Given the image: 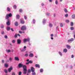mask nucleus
I'll return each mask as SVG.
<instances>
[{"mask_svg": "<svg viewBox=\"0 0 75 75\" xmlns=\"http://www.w3.org/2000/svg\"><path fill=\"white\" fill-rule=\"evenodd\" d=\"M18 67L19 68H23V74H26L27 72V66L25 65H24L21 63H19L18 65Z\"/></svg>", "mask_w": 75, "mask_h": 75, "instance_id": "obj_1", "label": "nucleus"}, {"mask_svg": "<svg viewBox=\"0 0 75 75\" xmlns=\"http://www.w3.org/2000/svg\"><path fill=\"white\" fill-rule=\"evenodd\" d=\"M12 16V13H10L9 14H7L5 18L6 19H8L10 17H11Z\"/></svg>", "mask_w": 75, "mask_h": 75, "instance_id": "obj_2", "label": "nucleus"}, {"mask_svg": "<svg viewBox=\"0 0 75 75\" xmlns=\"http://www.w3.org/2000/svg\"><path fill=\"white\" fill-rule=\"evenodd\" d=\"M30 42V38H25L23 40V42L24 43H25V42Z\"/></svg>", "mask_w": 75, "mask_h": 75, "instance_id": "obj_3", "label": "nucleus"}, {"mask_svg": "<svg viewBox=\"0 0 75 75\" xmlns=\"http://www.w3.org/2000/svg\"><path fill=\"white\" fill-rule=\"evenodd\" d=\"M27 29V27L26 26L23 25L22 26L21 28V30H22V31H24V30H25Z\"/></svg>", "mask_w": 75, "mask_h": 75, "instance_id": "obj_4", "label": "nucleus"}, {"mask_svg": "<svg viewBox=\"0 0 75 75\" xmlns=\"http://www.w3.org/2000/svg\"><path fill=\"white\" fill-rule=\"evenodd\" d=\"M26 48H27V47L26 46H25L23 47V48L22 49H21V52H24L25 51H26Z\"/></svg>", "mask_w": 75, "mask_h": 75, "instance_id": "obj_5", "label": "nucleus"}, {"mask_svg": "<svg viewBox=\"0 0 75 75\" xmlns=\"http://www.w3.org/2000/svg\"><path fill=\"white\" fill-rule=\"evenodd\" d=\"M17 44L20 45L21 43V40L20 39H18L17 40Z\"/></svg>", "mask_w": 75, "mask_h": 75, "instance_id": "obj_6", "label": "nucleus"}, {"mask_svg": "<svg viewBox=\"0 0 75 75\" xmlns=\"http://www.w3.org/2000/svg\"><path fill=\"white\" fill-rule=\"evenodd\" d=\"M20 23L21 24H24V23H25V22L23 20V18H22L20 19Z\"/></svg>", "mask_w": 75, "mask_h": 75, "instance_id": "obj_7", "label": "nucleus"}, {"mask_svg": "<svg viewBox=\"0 0 75 75\" xmlns=\"http://www.w3.org/2000/svg\"><path fill=\"white\" fill-rule=\"evenodd\" d=\"M7 22L6 23V24L7 25H10V20L9 19H8L7 20Z\"/></svg>", "mask_w": 75, "mask_h": 75, "instance_id": "obj_8", "label": "nucleus"}, {"mask_svg": "<svg viewBox=\"0 0 75 75\" xmlns=\"http://www.w3.org/2000/svg\"><path fill=\"white\" fill-rule=\"evenodd\" d=\"M13 58L10 57L9 58V60H8L7 62H11L13 60Z\"/></svg>", "mask_w": 75, "mask_h": 75, "instance_id": "obj_9", "label": "nucleus"}, {"mask_svg": "<svg viewBox=\"0 0 75 75\" xmlns=\"http://www.w3.org/2000/svg\"><path fill=\"white\" fill-rule=\"evenodd\" d=\"M13 69V67H10V68H9L8 69V71L9 72H11V71H12V70Z\"/></svg>", "mask_w": 75, "mask_h": 75, "instance_id": "obj_10", "label": "nucleus"}, {"mask_svg": "<svg viewBox=\"0 0 75 75\" xmlns=\"http://www.w3.org/2000/svg\"><path fill=\"white\" fill-rule=\"evenodd\" d=\"M30 70L32 72H35V68L33 67H30Z\"/></svg>", "mask_w": 75, "mask_h": 75, "instance_id": "obj_11", "label": "nucleus"}, {"mask_svg": "<svg viewBox=\"0 0 75 75\" xmlns=\"http://www.w3.org/2000/svg\"><path fill=\"white\" fill-rule=\"evenodd\" d=\"M14 59L15 60V61H18L20 60L19 58L18 57H15Z\"/></svg>", "mask_w": 75, "mask_h": 75, "instance_id": "obj_12", "label": "nucleus"}, {"mask_svg": "<svg viewBox=\"0 0 75 75\" xmlns=\"http://www.w3.org/2000/svg\"><path fill=\"white\" fill-rule=\"evenodd\" d=\"M29 57H30V58L33 57H34V54H33V53H30V54L29 55Z\"/></svg>", "mask_w": 75, "mask_h": 75, "instance_id": "obj_13", "label": "nucleus"}, {"mask_svg": "<svg viewBox=\"0 0 75 75\" xmlns=\"http://www.w3.org/2000/svg\"><path fill=\"white\" fill-rule=\"evenodd\" d=\"M0 27L1 29H3L4 28V25L3 24H1L0 25Z\"/></svg>", "mask_w": 75, "mask_h": 75, "instance_id": "obj_14", "label": "nucleus"}, {"mask_svg": "<svg viewBox=\"0 0 75 75\" xmlns=\"http://www.w3.org/2000/svg\"><path fill=\"white\" fill-rule=\"evenodd\" d=\"M74 38H71L70 39L68 40V42H72V41H74Z\"/></svg>", "mask_w": 75, "mask_h": 75, "instance_id": "obj_15", "label": "nucleus"}, {"mask_svg": "<svg viewBox=\"0 0 75 75\" xmlns=\"http://www.w3.org/2000/svg\"><path fill=\"white\" fill-rule=\"evenodd\" d=\"M46 22V20L45 18L43 19L42 21V24L43 25H45V22Z\"/></svg>", "mask_w": 75, "mask_h": 75, "instance_id": "obj_16", "label": "nucleus"}, {"mask_svg": "<svg viewBox=\"0 0 75 75\" xmlns=\"http://www.w3.org/2000/svg\"><path fill=\"white\" fill-rule=\"evenodd\" d=\"M35 66L36 68H40V66L39 64H36L35 65Z\"/></svg>", "mask_w": 75, "mask_h": 75, "instance_id": "obj_17", "label": "nucleus"}, {"mask_svg": "<svg viewBox=\"0 0 75 75\" xmlns=\"http://www.w3.org/2000/svg\"><path fill=\"white\" fill-rule=\"evenodd\" d=\"M4 66L5 67V68H8L9 66L8 65V64L5 63L4 64Z\"/></svg>", "mask_w": 75, "mask_h": 75, "instance_id": "obj_18", "label": "nucleus"}, {"mask_svg": "<svg viewBox=\"0 0 75 75\" xmlns=\"http://www.w3.org/2000/svg\"><path fill=\"white\" fill-rule=\"evenodd\" d=\"M66 46L68 48V49H71V47L70 45H66Z\"/></svg>", "mask_w": 75, "mask_h": 75, "instance_id": "obj_19", "label": "nucleus"}, {"mask_svg": "<svg viewBox=\"0 0 75 75\" xmlns=\"http://www.w3.org/2000/svg\"><path fill=\"white\" fill-rule=\"evenodd\" d=\"M16 18L18 20L20 18V15L18 14H17L16 15Z\"/></svg>", "mask_w": 75, "mask_h": 75, "instance_id": "obj_20", "label": "nucleus"}, {"mask_svg": "<svg viewBox=\"0 0 75 75\" xmlns=\"http://www.w3.org/2000/svg\"><path fill=\"white\" fill-rule=\"evenodd\" d=\"M63 52H65V53L67 52H68V50L67 49H64L63 50Z\"/></svg>", "mask_w": 75, "mask_h": 75, "instance_id": "obj_21", "label": "nucleus"}, {"mask_svg": "<svg viewBox=\"0 0 75 75\" xmlns=\"http://www.w3.org/2000/svg\"><path fill=\"white\" fill-rule=\"evenodd\" d=\"M15 25L16 26H18V22H16L15 23Z\"/></svg>", "mask_w": 75, "mask_h": 75, "instance_id": "obj_22", "label": "nucleus"}, {"mask_svg": "<svg viewBox=\"0 0 75 75\" xmlns=\"http://www.w3.org/2000/svg\"><path fill=\"white\" fill-rule=\"evenodd\" d=\"M49 25L50 28H51V27H52V24L51 23H50L49 24Z\"/></svg>", "mask_w": 75, "mask_h": 75, "instance_id": "obj_23", "label": "nucleus"}, {"mask_svg": "<svg viewBox=\"0 0 75 75\" xmlns=\"http://www.w3.org/2000/svg\"><path fill=\"white\" fill-rule=\"evenodd\" d=\"M6 51L7 52V53H8V52H11V50L9 49H6Z\"/></svg>", "mask_w": 75, "mask_h": 75, "instance_id": "obj_24", "label": "nucleus"}, {"mask_svg": "<svg viewBox=\"0 0 75 75\" xmlns=\"http://www.w3.org/2000/svg\"><path fill=\"white\" fill-rule=\"evenodd\" d=\"M7 10L8 11H11V9L9 7H7Z\"/></svg>", "mask_w": 75, "mask_h": 75, "instance_id": "obj_25", "label": "nucleus"}, {"mask_svg": "<svg viewBox=\"0 0 75 75\" xmlns=\"http://www.w3.org/2000/svg\"><path fill=\"white\" fill-rule=\"evenodd\" d=\"M11 28L10 27L8 26L6 28V30H7V31H9V30L11 29Z\"/></svg>", "mask_w": 75, "mask_h": 75, "instance_id": "obj_26", "label": "nucleus"}, {"mask_svg": "<svg viewBox=\"0 0 75 75\" xmlns=\"http://www.w3.org/2000/svg\"><path fill=\"white\" fill-rule=\"evenodd\" d=\"M4 71L5 74H7V73H8V71H7V70L6 69H4Z\"/></svg>", "mask_w": 75, "mask_h": 75, "instance_id": "obj_27", "label": "nucleus"}, {"mask_svg": "<svg viewBox=\"0 0 75 75\" xmlns=\"http://www.w3.org/2000/svg\"><path fill=\"white\" fill-rule=\"evenodd\" d=\"M1 34L2 35H4V34H5V32H4V31H2L1 33Z\"/></svg>", "mask_w": 75, "mask_h": 75, "instance_id": "obj_28", "label": "nucleus"}, {"mask_svg": "<svg viewBox=\"0 0 75 75\" xmlns=\"http://www.w3.org/2000/svg\"><path fill=\"white\" fill-rule=\"evenodd\" d=\"M33 24H35V22L36 21H35V20L34 19H33Z\"/></svg>", "mask_w": 75, "mask_h": 75, "instance_id": "obj_29", "label": "nucleus"}, {"mask_svg": "<svg viewBox=\"0 0 75 75\" xmlns=\"http://www.w3.org/2000/svg\"><path fill=\"white\" fill-rule=\"evenodd\" d=\"M43 71H44V70H43V69H40V73H42L43 72Z\"/></svg>", "mask_w": 75, "mask_h": 75, "instance_id": "obj_30", "label": "nucleus"}, {"mask_svg": "<svg viewBox=\"0 0 75 75\" xmlns=\"http://www.w3.org/2000/svg\"><path fill=\"white\" fill-rule=\"evenodd\" d=\"M32 75H36V73H35V71L33 72L32 73Z\"/></svg>", "mask_w": 75, "mask_h": 75, "instance_id": "obj_31", "label": "nucleus"}, {"mask_svg": "<svg viewBox=\"0 0 75 75\" xmlns=\"http://www.w3.org/2000/svg\"><path fill=\"white\" fill-rule=\"evenodd\" d=\"M13 7L14 9H16V8H17V6L16 5H14Z\"/></svg>", "mask_w": 75, "mask_h": 75, "instance_id": "obj_32", "label": "nucleus"}, {"mask_svg": "<svg viewBox=\"0 0 75 75\" xmlns=\"http://www.w3.org/2000/svg\"><path fill=\"white\" fill-rule=\"evenodd\" d=\"M18 35L17 34H15L14 36V37L15 38H17V36Z\"/></svg>", "mask_w": 75, "mask_h": 75, "instance_id": "obj_33", "label": "nucleus"}, {"mask_svg": "<svg viewBox=\"0 0 75 75\" xmlns=\"http://www.w3.org/2000/svg\"><path fill=\"white\" fill-rule=\"evenodd\" d=\"M64 11L65 13H68V11L67 10V9L64 8Z\"/></svg>", "mask_w": 75, "mask_h": 75, "instance_id": "obj_34", "label": "nucleus"}, {"mask_svg": "<svg viewBox=\"0 0 75 75\" xmlns=\"http://www.w3.org/2000/svg\"><path fill=\"white\" fill-rule=\"evenodd\" d=\"M59 54L60 55V56H62V53L61 52H59Z\"/></svg>", "mask_w": 75, "mask_h": 75, "instance_id": "obj_35", "label": "nucleus"}, {"mask_svg": "<svg viewBox=\"0 0 75 75\" xmlns=\"http://www.w3.org/2000/svg\"><path fill=\"white\" fill-rule=\"evenodd\" d=\"M21 74H22V72H21V71H20L18 72V75H21Z\"/></svg>", "mask_w": 75, "mask_h": 75, "instance_id": "obj_36", "label": "nucleus"}, {"mask_svg": "<svg viewBox=\"0 0 75 75\" xmlns=\"http://www.w3.org/2000/svg\"><path fill=\"white\" fill-rule=\"evenodd\" d=\"M72 18H75V14H73L72 16Z\"/></svg>", "mask_w": 75, "mask_h": 75, "instance_id": "obj_37", "label": "nucleus"}, {"mask_svg": "<svg viewBox=\"0 0 75 75\" xmlns=\"http://www.w3.org/2000/svg\"><path fill=\"white\" fill-rule=\"evenodd\" d=\"M12 43L14 44L16 43V40H13L12 41Z\"/></svg>", "mask_w": 75, "mask_h": 75, "instance_id": "obj_38", "label": "nucleus"}, {"mask_svg": "<svg viewBox=\"0 0 75 75\" xmlns=\"http://www.w3.org/2000/svg\"><path fill=\"white\" fill-rule=\"evenodd\" d=\"M31 69H28V74H29V73H30V72H31Z\"/></svg>", "mask_w": 75, "mask_h": 75, "instance_id": "obj_39", "label": "nucleus"}, {"mask_svg": "<svg viewBox=\"0 0 75 75\" xmlns=\"http://www.w3.org/2000/svg\"><path fill=\"white\" fill-rule=\"evenodd\" d=\"M74 27H71L70 28L71 30H74Z\"/></svg>", "mask_w": 75, "mask_h": 75, "instance_id": "obj_40", "label": "nucleus"}, {"mask_svg": "<svg viewBox=\"0 0 75 75\" xmlns=\"http://www.w3.org/2000/svg\"><path fill=\"white\" fill-rule=\"evenodd\" d=\"M25 57H27L28 56V54H25L24 55Z\"/></svg>", "mask_w": 75, "mask_h": 75, "instance_id": "obj_41", "label": "nucleus"}, {"mask_svg": "<svg viewBox=\"0 0 75 75\" xmlns=\"http://www.w3.org/2000/svg\"><path fill=\"white\" fill-rule=\"evenodd\" d=\"M70 25L71 26H73V25H74V23L72 22H71L70 23Z\"/></svg>", "mask_w": 75, "mask_h": 75, "instance_id": "obj_42", "label": "nucleus"}, {"mask_svg": "<svg viewBox=\"0 0 75 75\" xmlns=\"http://www.w3.org/2000/svg\"><path fill=\"white\" fill-rule=\"evenodd\" d=\"M4 38L6 39H7V38H8V36L7 35H5L4 36Z\"/></svg>", "mask_w": 75, "mask_h": 75, "instance_id": "obj_43", "label": "nucleus"}, {"mask_svg": "<svg viewBox=\"0 0 75 75\" xmlns=\"http://www.w3.org/2000/svg\"><path fill=\"white\" fill-rule=\"evenodd\" d=\"M66 23H68L69 22V20L68 19H67L66 20Z\"/></svg>", "mask_w": 75, "mask_h": 75, "instance_id": "obj_44", "label": "nucleus"}, {"mask_svg": "<svg viewBox=\"0 0 75 75\" xmlns=\"http://www.w3.org/2000/svg\"><path fill=\"white\" fill-rule=\"evenodd\" d=\"M24 18L25 20L27 19V16H24Z\"/></svg>", "mask_w": 75, "mask_h": 75, "instance_id": "obj_45", "label": "nucleus"}, {"mask_svg": "<svg viewBox=\"0 0 75 75\" xmlns=\"http://www.w3.org/2000/svg\"><path fill=\"white\" fill-rule=\"evenodd\" d=\"M60 26L61 27H63V24L62 23H61L60 24Z\"/></svg>", "mask_w": 75, "mask_h": 75, "instance_id": "obj_46", "label": "nucleus"}, {"mask_svg": "<svg viewBox=\"0 0 75 75\" xmlns=\"http://www.w3.org/2000/svg\"><path fill=\"white\" fill-rule=\"evenodd\" d=\"M19 11L20 13H22V11H23V10L21 9H20L19 10Z\"/></svg>", "mask_w": 75, "mask_h": 75, "instance_id": "obj_47", "label": "nucleus"}, {"mask_svg": "<svg viewBox=\"0 0 75 75\" xmlns=\"http://www.w3.org/2000/svg\"><path fill=\"white\" fill-rule=\"evenodd\" d=\"M29 64H32L33 63V62L31 60H30L29 61Z\"/></svg>", "mask_w": 75, "mask_h": 75, "instance_id": "obj_48", "label": "nucleus"}, {"mask_svg": "<svg viewBox=\"0 0 75 75\" xmlns=\"http://www.w3.org/2000/svg\"><path fill=\"white\" fill-rule=\"evenodd\" d=\"M70 68L71 69H72V68H73V66H72V65H71L70 67Z\"/></svg>", "mask_w": 75, "mask_h": 75, "instance_id": "obj_49", "label": "nucleus"}, {"mask_svg": "<svg viewBox=\"0 0 75 75\" xmlns=\"http://www.w3.org/2000/svg\"><path fill=\"white\" fill-rule=\"evenodd\" d=\"M55 3L56 4H58V0H56L55 1Z\"/></svg>", "mask_w": 75, "mask_h": 75, "instance_id": "obj_50", "label": "nucleus"}, {"mask_svg": "<svg viewBox=\"0 0 75 75\" xmlns=\"http://www.w3.org/2000/svg\"><path fill=\"white\" fill-rule=\"evenodd\" d=\"M65 16L66 17H68V14H66L65 15Z\"/></svg>", "mask_w": 75, "mask_h": 75, "instance_id": "obj_51", "label": "nucleus"}, {"mask_svg": "<svg viewBox=\"0 0 75 75\" xmlns=\"http://www.w3.org/2000/svg\"><path fill=\"white\" fill-rule=\"evenodd\" d=\"M41 5L42 7H43V6H44V4L42 3L41 4Z\"/></svg>", "mask_w": 75, "mask_h": 75, "instance_id": "obj_52", "label": "nucleus"}, {"mask_svg": "<svg viewBox=\"0 0 75 75\" xmlns=\"http://www.w3.org/2000/svg\"><path fill=\"white\" fill-rule=\"evenodd\" d=\"M19 33L20 34H22V33H23V32H22V31H19Z\"/></svg>", "mask_w": 75, "mask_h": 75, "instance_id": "obj_53", "label": "nucleus"}, {"mask_svg": "<svg viewBox=\"0 0 75 75\" xmlns=\"http://www.w3.org/2000/svg\"><path fill=\"white\" fill-rule=\"evenodd\" d=\"M50 36L51 37H54V34H51L50 35Z\"/></svg>", "mask_w": 75, "mask_h": 75, "instance_id": "obj_54", "label": "nucleus"}, {"mask_svg": "<svg viewBox=\"0 0 75 75\" xmlns=\"http://www.w3.org/2000/svg\"><path fill=\"white\" fill-rule=\"evenodd\" d=\"M50 14L49 13H46L47 16H50Z\"/></svg>", "mask_w": 75, "mask_h": 75, "instance_id": "obj_55", "label": "nucleus"}, {"mask_svg": "<svg viewBox=\"0 0 75 75\" xmlns=\"http://www.w3.org/2000/svg\"><path fill=\"white\" fill-rule=\"evenodd\" d=\"M8 56L7 55H5V56L4 57V58H7Z\"/></svg>", "mask_w": 75, "mask_h": 75, "instance_id": "obj_56", "label": "nucleus"}, {"mask_svg": "<svg viewBox=\"0 0 75 75\" xmlns=\"http://www.w3.org/2000/svg\"><path fill=\"white\" fill-rule=\"evenodd\" d=\"M11 31H12L13 32V31H14V30L13 29V28H11Z\"/></svg>", "mask_w": 75, "mask_h": 75, "instance_id": "obj_57", "label": "nucleus"}, {"mask_svg": "<svg viewBox=\"0 0 75 75\" xmlns=\"http://www.w3.org/2000/svg\"><path fill=\"white\" fill-rule=\"evenodd\" d=\"M74 55H72L71 56V58H74Z\"/></svg>", "mask_w": 75, "mask_h": 75, "instance_id": "obj_58", "label": "nucleus"}, {"mask_svg": "<svg viewBox=\"0 0 75 75\" xmlns=\"http://www.w3.org/2000/svg\"><path fill=\"white\" fill-rule=\"evenodd\" d=\"M16 75V74H15V73L14 72H13L12 74V75Z\"/></svg>", "mask_w": 75, "mask_h": 75, "instance_id": "obj_59", "label": "nucleus"}, {"mask_svg": "<svg viewBox=\"0 0 75 75\" xmlns=\"http://www.w3.org/2000/svg\"><path fill=\"white\" fill-rule=\"evenodd\" d=\"M52 0H49V2L50 3H52Z\"/></svg>", "mask_w": 75, "mask_h": 75, "instance_id": "obj_60", "label": "nucleus"}, {"mask_svg": "<svg viewBox=\"0 0 75 75\" xmlns=\"http://www.w3.org/2000/svg\"><path fill=\"white\" fill-rule=\"evenodd\" d=\"M58 30V26L56 27V30Z\"/></svg>", "mask_w": 75, "mask_h": 75, "instance_id": "obj_61", "label": "nucleus"}, {"mask_svg": "<svg viewBox=\"0 0 75 75\" xmlns=\"http://www.w3.org/2000/svg\"><path fill=\"white\" fill-rule=\"evenodd\" d=\"M29 64L30 63H29V62H28L26 63V65H29Z\"/></svg>", "mask_w": 75, "mask_h": 75, "instance_id": "obj_62", "label": "nucleus"}, {"mask_svg": "<svg viewBox=\"0 0 75 75\" xmlns=\"http://www.w3.org/2000/svg\"><path fill=\"white\" fill-rule=\"evenodd\" d=\"M2 63H4V60H2Z\"/></svg>", "mask_w": 75, "mask_h": 75, "instance_id": "obj_63", "label": "nucleus"}, {"mask_svg": "<svg viewBox=\"0 0 75 75\" xmlns=\"http://www.w3.org/2000/svg\"><path fill=\"white\" fill-rule=\"evenodd\" d=\"M27 62H29L30 61V60L29 59H27L26 60Z\"/></svg>", "mask_w": 75, "mask_h": 75, "instance_id": "obj_64", "label": "nucleus"}]
</instances>
